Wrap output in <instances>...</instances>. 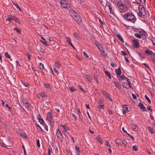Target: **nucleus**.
Returning <instances> with one entry per match:
<instances>
[{
  "label": "nucleus",
  "mask_w": 155,
  "mask_h": 155,
  "mask_svg": "<svg viewBox=\"0 0 155 155\" xmlns=\"http://www.w3.org/2000/svg\"><path fill=\"white\" fill-rule=\"evenodd\" d=\"M124 17L128 21L133 23H134L136 20V18L132 13H127L124 15Z\"/></svg>",
  "instance_id": "obj_1"
},
{
  "label": "nucleus",
  "mask_w": 155,
  "mask_h": 155,
  "mask_svg": "<svg viewBox=\"0 0 155 155\" xmlns=\"http://www.w3.org/2000/svg\"><path fill=\"white\" fill-rule=\"evenodd\" d=\"M61 7L67 9H69L70 8V3L67 0H61L60 2Z\"/></svg>",
  "instance_id": "obj_2"
},
{
  "label": "nucleus",
  "mask_w": 155,
  "mask_h": 155,
  "mask_svg": "<svg viewBox=\"0 0 155 155\" xmlns=\"http://www.w3.org/2000/svg\"><path fill=\"white\" fill-rule=\"evenodd\" d=\"M129 79H127L126 80L127 82V84L126 82H123L122 85L124 87L127 89H128L129 88H131V83L129 82Z\"/></svg>",
  "instance_id": "obj_3"
},
{
  "label": "nucleus",
  "mask_w": 155,
  "mask_h": 155,
  "mask_svg": "<svg viewBox=\"0 0 155 155\" xmlns=\"http://www.w3.org/2000/svg\"><path fill=\"white\" fill-rule=\"evenodd\" d=\"M139 10L141 15L144 16L146 15L145 10L143 6L141 5H139Z\"/></svg>",
  "instance_id": "obj_4"
},
{
  "label": "nucleus",
  "mask_w": 155,
  "mask_h": 155,
  "mask_svg": "<svg viewBox=\"0 0 155 155\" xmlns=\"http://www.w3.org/2000/svg\"><path fill=\"white\" fill-rule=\"evenodd\" d=\"M117 5L118 8L121 10L122 11H125L127 10L126 6L121 3L117 2Z\"/></svg>",
  "instance_id": "obj_5"
},
{
  "label": "nucleus",
  "mask_w": 155,
  "mask_h": 155,
  "mask_svg": "<svg viewBox=\"0 0 155 155\" xmlns=\"http://www.w3.org/2000/svg\"><path fill=\"white\" fill-rule=\"evenodd\" d=\"M56 135L57 137L60 138V140L61 142L63 141V137L59 129H58L56 133Z\"/></svg>",
  "instance_id": "obj_6"
},
{
  "label": "nucleus",
  "mask_w": 155,
  "mask_h": 155,
  "mask_svg": "<svg viewBox=\"0 0 155 155\" xmlns=\"http://www.w3.org/2000/svg\"><path fill=\"white\" fill-rule=\"evenodd\" d=\"M132 41L134 43L133 45L136 48H138L139 44V42L135 39H133Z\"/></svg>",
  "instance_id": "obj_7"
},
{
  "label": "nucleus",
  "mask_w": 155,
  "mask_h": 155,
  "mask_svg": "<svg viewBox=\"0 0 155 155\" xmlns=\"http://www.w3.org/2000/svg\"><path fill=\"white\" fill-rule=\"evenodd\" d=\"M122 106L123 107V113L125 114L126 112L128 111V107L126 105H122Z\"/></svg>",
  "instance_id": "obj_8"
},
{
  "label": "nucleus",
  "mask_w": 155,
  "mask_h": 155,
  "mask_svg": "<svg viewBox=\"0 0 155 155\" xmlns=\"http://www.w3.org/2000/svg\"><path fill=\"white\" fill-rule=\"evenodd\" d=\"M138 106L140 107L142 109L143 111H146L147 110L145 107L143 105V104L141 102L139 103L138 104Z\"/></svg>",
  "instance_id": "obj_9"
},
{
  "label": "nucleus",
  "mask_w": 155,
  "mask_h": 155,
  "mask_svg": "<svg viewBox=\"0 0 155 155\" xmlns=\"http://www.w3.org/2000/svg\"><path fill=\"white\" fill-rule=\"evenodd\" d=\"M76 16H78V17L76 18H74V19L78 23H80L81 21V18L78 14Z\"/></svg>",
  "instance_id": "obj_10"
},
{
  "label": "nucleus",
  "mask_w": 155,
  "mask_h": 155,
  "mask_svg": "<svg viewBox=\"0 0 155 155\" xmlns=\"http://www.w3.org/2000/svg\"><path fill=\"white\" fill-rule=\"evenodd\" d=\"M52 114L51 113L49 112L47 114V119L49 121H51L52 119Z\"/></svg>",
  "instance_id": "obj_11"
},
{
  "label": "nucleus",
  "mask_w": 155,
  "mask_h": 155,
  "mask_svg": "<svg viewBox=\"0 0 155 155\" xmlns=\"http://www.w3.org/2000/svg\"><path fill=\"white\" fill-rule=\"evenodd\" d=\"M69 13L72 17H73V16H75V15H77L78 14L77 13H76L74 10H70L69 11Z\"/></svg>",
  "instance_id": "obj_12"
},
{
  "label": "nucleus",
  "mask_w": 155,
  "mask_h": 155,
  "mask_svg": "<svg viewBox=\"0 0 155 155\" xmlns=\"http://www.w3.org/2000/svg\"><path fill=\"white\" fill-rule=\"evenodd\" d=\"M116 73L117 75V77L119 78V76L121 73V71L120 68L117 69L115 70Z\"/></svg>",
  "instance_id": "obj_13"
},
{
  "label": "nucleus",
  "mask_w": 155,
  "mask_h": 155,
  "mask_svg": "<svg viewBox=\"0 0 155 155\" xmlns=\"http://www.w3.org/2000/svg\"><path fill=\"white\" fill-rule=\"evenodd\" d=\"M146 54H147V55H152V54H154V53L151 50H150L149 49H147L145 51Z\"/></svg>",
  "instance_id": "obj_14"
},
{
  "label": "nucleus",
  "mask_w": 155,
  "mask_h": 155,
  "mask_svg": "<svg viewBox=\"0 0 155 155\" xmlns=\"http://www.w3.org/2000/svg\"><path fill=\"white\" fill-rule=\"evenodd\" d=\"M24 105L28 110H29L31 107V105L28 103H25L24 104Z\"/></svg>",
  "instance_id": "obj_15"
},
{
  "label": "nucleus",
  "mask_w": 155,
  "mask_h": 155,
  "mask_svg": "<svg viewBox=\"0 0 155 155\" xmlns=\"http://www.w3.org/2000/svg\"><path fill=\"white\" fill-rule=\"evenodd\" d=\"M20 134L21 136H23L25 138H27V137L26 136V134L25 132H23L22 131L20 130Z\"/></svg>",
  "instance_id": "obj_16"
},
{
  "label": "nucleus",
  "mask_w": 155,
  "mask_h": 155,
  "mask_svg": "<svg viewBox=\"0 0 155 155\" xmlns=\"http://www.w3.org/2000/svg\"><path fill=\"white\" fill-rule=\"evenodd\" d=\"M84 77L86 78L89 82L91 81L92 80L91 78L89 75L87 74L84 75Z\"/></svg>",
  "instance_id": "obj_17"
},
{
  "label": "nucleus",
  "mask_w": 155,
  "mask_h": 155,
  "mask_svg": "<svg viewBox=\"0 0 155 155\" xmlns=\"http://www.w3.org/2000/svg\"><path fill=\"white\" fill-rule=\"evenodd\" d=\"M132 128L135 131H137L138 130V127L136 125L133 124L132 126Z\"/></svg>",
  "instance_id": "obj_18"
},
{
  "label": "nucleus",
  "mask_w": 155,
  "mask_h": 155,
  "mask_svg": "<svg viewBox=\"0 0 155 155\" xmlns=\"http://www.w3.org/2000/svg\"><path fill=\"white\" fill-rule=\"evenodd\" d=\"M104 72L106 75L109 78H111L110 75V73L109 71H105Z\"/></svg>",
  "instance_id": "obj_19"
},
{
  "label": "nucleus",
  "mask_w": 155,
  "mask_h": 155,
  "mask_svg": "<svg viewBox=\"0 0 155 155\" xmlns=\"http://www.w3.org/2000/svg\"><path fill=\"white\" fill-rule=\"evenodd\" d=\"M115 142L118 145H120L121 144V141L119 139H116L115 140Z\"/></svg>",
  "instance_id": "obj_20"
},
{
  "label": "nucleus",
  "mask_w": 155,
  "mask_h": 155,
  "mask_svg": "<svg viewBox=\"0 0 155 155\" xmlns=\"http://www.w3.org/2000/svg\"><path fill=\"white\" fill-rule=\"evenodd\" d=\"M114 84L115 85L116 87H117V88L120 89V85L119 84V83H118L117 81H114Z\"/></svg>",
  "instance_id": "obj_21"
},
{
  "label": "nucleus",
  "mask_w": 155,
  "mask_h": 155,
  "mask_svg": "<svg viewBox=\"0 0 155 155\" xmlns=\"http://www.w3.org/2000/svg\"><path fill=\"white\" fill-rule=\"evenodd\" d=\"M101 55L104 57H106L107 56V54L105 52V51H101Z\"/></svg>",
  "instance_id": "obj_22"
},
{
  "label": "nucleus",
  "mask_w": 155,
  "mask_h": 155,
  "mask_svg": "<svg viewBox=\"0 0 155 155\" xmlns=\"http://www.w3.org/2000/svg\"><path fill=\"white\" fill-rule=\"evenodd\" d=\"M96 140L98 141L101 143H103V141L101 140V138L99 137V136L97 137H96Z\"/></svg>",
  "instance_id": "obj_23"
},
{
  "label": "nucleus",
  "mask_w": 155,
  "mask_h": 155,
  "mask_svg": "<svg viewBox=\"0 0 155 155\" xmlns=\"http://www.w3.org/2000/svg\"><path fill=\"white\" fill-rule=\"evenodd\" d=\"M148 129L151 133L153 134L154 132L153 129L150 127H148Z\"/></svg>",
  "instance_id": "obj_24"
},
{
  "label": "nucleus",
  "mask_w": 155,
  "mask_h": 155,
  "mask_svg": "<svg viewBox=\"0 0 155 155\" xmlns=\"http://www.w3.org/2000/svg\"><path fill=\"white\" fill-rule=\"evenodd\" d=\"M54 65L55 67L58 68L60 66V64L59 63L57 62L55 63Z\"/></svg>",
  "instance_id": "obj_25"
},
{
  "label": "nucleus",
  "mask_w": 155,
  "mask_h": 155,
  "mask_svg": "<svg viewBox=\"0 0 155 155\" xmlns=\"http://www.w3.org/2000/svg\"><path fill=\"white\" fill-rule=\"evenodd\" d=\"M5 57L8 58H10L11 57L10 55L8 54L7 52H6L5 53Z\"/></svg>",
  "instance_id": "obj_26"
},
{
  "label": "nucleus",
  "mask_w": 155,
  "mask_h": 155,
  "mask_svg": "<svg viewBox=\"0 0 155 155\" xmlns=\"http://www.w3.org/2000/svg\"><path fill=\"white\" fill-rule=\"evenodd\" d=\"M117 36L122 42L124 41L123 38L120 35H117Z\"/></svg>",
  "instance_id": "obj_27"
},
{
  "label": "nucleus",
  "mask_w": 155,
  "mask_h": 155,
  "mask_svg": "<svg viewBox=\"0 0 155 155\" xmlns=\"http://www.w3.org/2000/svg\"><path fill=\"white\" fill-rule=\"evenodd\" d=\"M38 119L40 123L41 124H43L44 123V121L43 119L41 118H38Z\"/></svg>",
  "instance_id": "obj_28"
},
{
  "label": "nucleus",
  "mask_w": 155,
  "mask_h": 155,
  "mask_svg": "<svg viewBox=\"0 0 155 155\" xmlns=\"http://www.w3.org/2000/svg\"><path fill=\"white\" fill-rule=\"evenodd\" d=\"M39 67L40 69L41 70H43L44 69V65L43 64L41 63H40L39 65Z\"/></svg>",
  "instance_id": "obj_29"
},
{
  "label": "nucleus",
  "mask_w": 155,
  "mask_h": 155,
  "mask_svg": "<svg viewBox=\"0 0 155 155\" xmlns=\"http://www.w3.org/2000/svg\"><path fill=\"white\" fill-rule=\"evenodd\" d=\"M12 3L14 5H15V6H16L17 8L19 10L21 11V8L17 4H15L13 2H12Z\"/></svg>",
  "instance_id": "obj_30"
},
{
  "label": "nucleus",
  "mask_w": 155,
  "mask_h": 155,
  "mask_svg": "<svg viewBox=\"0 0 155 155\" xmlns=\"http://www.w3.org/2000/svg\"><path fill=\"white\" fill-rule=\"evenodd\" d=\"M145 99L148 101V102L150 104L151 103L150 100L149 98V97L146 95H145Z\"/></svg>",
  "instance_id": "obj_31"
},
{
  "label": "nucleus",
  "mask_w": 155,
  "mask_h": 155,
  "mask_svg": "<svg viewBox=\"0 0 155 155\" xmlns=\"http://www.w3.org/2000/svg\"><path fill=\"white\" fill-rule=\"evenodd\" d=\"M66 38V42L69 44L71 43V40L68 37Z\"/></svg>",
  "instance_id": "obj_32"
},
{
  "label": "nucleus",
  "mask_w": 155,
  "mask_h": 155,
  "mask_svg": "<svg viewBox=\"0 0 155 155\" xmlns=\"http://www.w3.org/2000/svg\"><path fill=\"white\" fill-rule=\"evenodd\" d=\"M132 148L135 151H137L138 150L137 147L136 145L133 146Z\"/></svg>",
  "instance_id": "obj_33"
},
{
  "label": "nucleus",
  "mask_w": 155,
  "mask_h": 155,
  "mask_svg": "<svg viewBox=\"0 0 155 155\" xmlns=\"http://www.w3.org/2000/svg\"><path fill=\"white\" fill-rule=\"evenodd\" d=\"M134 35L135 37L137 38H141L140 35L138 34H134Z\"/></svg>",
  "instance_id": "obj_34"
},
{
  "label": "nucleus",
  "mask_w": 155,
  "mask_h": 155,
  "mask_svg": "<svg viewBox=\"0 0 155 155\" xmlns=\"http://www.w3.org/2000/svg\"><path fill=\"white\" fill-rule=\"evenodd\" d=\"M140 33L141 35H145L146 34L145 31L143 30H141V31H140Z\"/></svg>",
  "instance_id": "obj_35"
},
{
  "label": "nucleus",
  "mask_w": 155,
  "mask_h": 155,
  "mask_svg": "<svg viewBox=\"0 0 155 155\" xmlns=\"http://www.w3.org/2000/svg\"><path fill=\"white\" fill-rule=\"evenodd\" d=\"M41 41L43 43V45H45L47 46V44L46 41L45 40V41Z\"/></svg>",
  "instance_id": "obj_36"
},
{
  "label": "nucleus",
  "mask_w": 155,
  "mask_h": 155,
  "mask_svg": "<svg viewBox=\"0 0 155 155\" xmlns=\"http://www.w3.org/2000/svg\"><path fill=\"white\" fill-rule=\"evenodd\" d=\"M72 119L74 120H76L77 119V117L76 116L73 114H72Z\"/></svg>",
  "instance_id": "obj_37"
},
{
  "label": "nucleus",
  "mask_w": 155,
  "mask_h": 155,
  "mask_svg": "<svg viewBox=\"0 0 155 155\" xmlns=\"http://www.w3.org/2000/svg\"><path fill=\"white\" fill-rule=\"evenodd\" d=\"M98 107L99 109H104V105H100L98 106Z\"/></svg>",
  "instance_id": "obj_38"
},
{
  "label": "nucleus",
  "mask_w": 155,
  "mask_h": 155,
  "mask_svg": "<svg viewBox=\"0 0 155 155\" xmlns=\"http://www.w3.org/2000/svg\"><path fill=\"white\" fill-rule=\"evenodd\" d=\"M39 95L42 97H46V96L42 93H39Z\"/></svg>",
  "instance_id": "obj_39"
},
{
  "label": "nucleus",
  "mask_w": 155,
  "mask_h": 155,
  "mask_svg": "<svg viewBox=\"0 0 155 155\" xmlns=\"http://www.w3.org/2000/svg\"><path fill=\"white\" fill-rule=\"evenodd\" d=\"M68 88L71 92H74L75 91V89L71 87H68Z\"/></svg>",
  "instance_id": "obj_40"
},
{
  "label": "nucleus",
  "mask_w": 155,
  "mask_h": 155,
  "mask_svg": "<svg viewBox=\"0 0 155 155\" xmlns=\"http://www.w3.org/2000/svg\"><path fill=\"white\" fill-rule=\"evenodd\" d=\"M26 55L27 56L28 59L30 60L31 59V57L29 55V53L28 52H27L26 53Z\"/></svg>",
  "instance_id": "obj_41"
},
{
  "label": "nucleus",
  "mask_w": 155,
  "mask_h": 155,
  "mask_svg": "<svg viewBox=\"0 0 155 155\" xmlns=\"http://www.w3.org/2000/svg\"><path fill=\"white\" fill-rule=\"evenodd\" d=\"M74 37L76 38H78L79 37V36L76 33H74Z\"/></svg>",
  "instance_id": "obj_42"
},
{
  "label": "nucleus",
  "mask_w": 155,
  "mask_h": 155,
  "mask_svg": "<svg viewBox=\"0 0 155 155\" xmlns=\"http://www.w3.org/2000/svg\"><path fill=\"white\" fill-rule=\"evenodd\" d=\"M78 86L79 87V89L81 90V91H83L84 92H85V91H84V90L83 89V87L80 85H78Z\"/></svg>",
  "instance_id": "obj_43"
},
{
  "label": "nucleus",
  "mask_w": 155,
  "mask_h": 155,
  "mask_svg": "<svg viewBox=\"0 0 155 155\" xmlns=\"http://www.w3.org/2000/svg\"><path fill=\"white\" fill-rule=\"evenodd\" d=\"M37 144L38 147H40V143H39V140L38 139L37 140Z\"/></svg>",
  "instance_id": "obj_44"
},
{
  "label": "nucleus",
  "mask_w": 155,
  "mask_h": 155,
  "mask_svg": "<svg viewBox=\"0 0 155 155\" xmlns=\"http://www.w3.org/2000/svg\"><path fill=\"white\" fill-rule=\"evenodd\" d=\"M14 20H15L16 22H18V23H20L19 20L18 18H15V19H14Z\"/></svg>",
  "instance_id": "obj_45"
},
{
  "label": "nucleus",
  "mask_w": 155,
  "mask_h": 155,
  "mask_svg": "<svg viewBox=\"0 0 155 155\" xmlns=\"http://www.w3.org/2000/svg\"><path fill=\"white\" fill-rule=\"evenodd\" d=\"M75 149L77 152H78L80 151L79 148L77 146L75 147Z\"/></svg>",
  "instance_id": "obj_46"
},
{
  "label": "nucleus",
  "mask_w": 155,
  "mask_h": 155,
  "mask_svg": "<svg viewBox=\"0 0 155 155\" xmlns=\"http://www.w3.org/2000/svg\"><path fill=\"white\" fill-rule=\"evenodd\" d=\"M122 143L124 144V145H126L127 143L125 140H123L122 141Z\"/></svg>",
  "instance_id": "obj_47"
},
{
  "label": "nucleus",
  "mask_w": 155,
  "mask_h": 155,
  "mask_svg": "<svg viewBox=\"0 0 155 155\" xmlns=\"http://www.w3.org/2000/svg\"><path fill=\"white\" fill-rule=\"evenodd\" d=\"M105 144L107 145V146L109 147H111L110 145L109 144V142L107 141L106 142Z\"/></svg>",
  "instance_id": "obj_48"
},
{
  "label": "nucleus",
  "mask_w": 155,
  "mask_h": 155,
  "mask_svg": "<svg viewBox=\"0 0 155 155\" xmlns=\"http://www.w3.org/2000/svg\"><path fill=\"white\" fill-rule=\"evenodd\" d=\"M83 54H84V55L85 57H86L87 58H89V56L87 55V54H86V53L84 51V52H83Z\"/></svg>",
  "instance_id": "obj_49"
},
{
  "label": "nucleus",
  "mask_w": 155,
  "mask_h": 155,
  "mask_svg": "<svg viewBox=\"0 0 155 155\" xmlns=\"http://www.w3.org/2000/svg\"><path fill=\"white\" fill-rule=\"evenodd\" d=\"M44 87H46V88H50L48 84H44Z\"/></svg>",
  "instance_id": "obj_50"
},
{
  "label": "nucleus",
  "mask_w": 155,
  "mask_h": 155,
  "mask_svg": "<svg viewBox=\"0 0 155 155\" xmlns=\"http://www.w3.org/2000/svg\"><path fill=\"white\" fill-rule=\"evenodd\" d=\"M120 78H121L122 79L124 80V79H127V78L124 75H121L120 76Z\"/></svg>",
  "instance_id": "obj_51"
},
{
  "label": "nucleus",
  "mask_w": 155,
  "mask_h": 155,
  "mask_svg": "<svg viewBox=\"0 0 155 155\" xmlns=\"http://www.w3.org/2000/svg\"><path fill=\"white\" fill-rule=\"evenodd\" d=\"M50 121L51 122L50 123V125L51 126V127H52L54 126V122H51V121Z\"/></svg>",
  "instance_id": "obj_52"
},
{
  "label": "nucleus",
  "mask_w": 155,
  "mask_h": 155,
  "mask_svg": "<svg viewBox=\"0 0 155 155\" xmlns=\"http://www.w3.org/2000/svg\"><path fill=\"white\" fill-rule=\"evenodd\" d=\"M22 148H23V151H24V154H25V155L26 151H25V148L24 146L23 145H22Z\"/></svg>",
  "instance_id": "obj_53"
},
{
  "label": "nucleus",
  "mask_w": 155,
  "mask_h": 155,
  "mask_svg": "<svg viewBox=\"0 0 155 155\" xmlns=\"http://www.w3.org/2000/svg\"><path fill=\"white\" fill-rule=\"evenodd\" d=\"M14 30H16L18 32H19L20 34H21V32L19 29H18V28H15L14 29Z\"/></svg>",
  "instance_id": "obj_54"
},
{
  "label": "nucleus",
  "mask_w": 155,
  "mask_h": 155,
  "mask_svg": "<svg viewBox=\"0 0 155 155\" xmlns=\"http://www.w3.org/2000/svg\"><path fill=\"white\" fill-rule=\"evenodd\" d=\"M137 3L138 4H140L141 2V0H135Z\"/></svg>",
  "instance_id": "obj_55"
},
{
  "label": "nucleus",
  "mask_w": 155,
  "mask_h": 155,
  "mask_svg": "<svg viewBox=\"0 0 155 155\" xmlns=\"http://www.w3.org/2000/svg\"><path fill=\"white\" fill-rule=\"evenodd\" d=\"M54 72L56 73L57 74H58V71L55 69V68H54Z\"/></svg>",
  "instance_id": "obj_56"
},
{
  "label": "nucleus",
  "mask_w": 155,
  "mask_h": 155,
  "mask_svg": "<svg viewBox=\"0 0 155 155\" xmlns=\"http://www.w3.org/2000/svg\"><path fill=\"white\" fill-rule=\"evenodd\" d=\"M23 84L25 87H28V83H25V82H24Z\"/></svg>",
  "instance_id": "obj_57"
},
{
  "label": "nucleus",
  "mask_w": 155,
  "mask_h": 155,
  "mask_svg": "<svg viewBox=\"0 0 155 155\" xmlns=\"http://www.w3.org/2000/svg\"><path fill=\"white\" fill-rule=\"evenodd\" d=\"M124 59L125 61L127 63H129V61L128 59L126 57H124Z\"/></svg>",
  "instance_id": "obj_58"
},
{
  "label": "nucleus",
  "mask_w": 155,
  "mask_h": 155,
  "mask_svg": "<svg viewBox=\"0 0 155 155\" xmlns=\"http://www.w3.org/2000/svg\"><path fill=\"white\" fill-rule=\"evenodd\" d=\"M78 115L80 116V114H81V112L79 109H78Z\"/></svg>",
  "instance_id": "obj_59"
},
{
  "label": "nucleus",
  "mask_w": 155,
  "mask_h": 155,
  "mask_svg": "<svg viewBox=\"0 0 155 155\" xmlns=\"http://www.w3.org/2000/svg\"><path fill=\"white\" fill-rule=\"evenodd\" d=\"M132 96L134 99H136L137 98L136 96L134 94H132Z\"/></svg>",
  "instance_id": "obj_60"
},
{
  "label": "nucleus",
  "mask_w": 155,
  "mask_h": 155,
  "mask_svg": "<svg viewBox=\"0 0 155 155\" xmlns=\"http://www.w3.org/2000/svg\"><path fill=\"white\" fill-rule=\"evenodd\" d=\"M121 54L122 55H127V54L124 51H121Z\"/></svg>",
  "instance_id": "obj_61"
},
{
  "label": "nucleus",
  "mask_w": 155,
  "mask_h": 155,
  "mask_svg": "<svg viewBox=\"0 0 155 155\" xmlns=\"http://www.w3.org/2000/svg\"><path fill=\"white\" fill-rule=\"evenodd\" d=\"M36 126L37 127H38V128L39 129H40V130H41V131H42V129H41V127L39 126V125L38 124H36Z\"/></svg>",
  "instance_id": "obj_62"
},
{
  "label": "nucleus",
  "mask_w": 155,
  "mask_h": 155,
  "mask_svg": "<svg viewBox=\"0 0 155 155\" xmlns=\"http://www.w3.org/2000/svg\"><path fill=\"white\" fill-rule=\"evenodd\" d=\"M122 130L125 133H127V131L125 130L124 127H123L122 128Z\"/></svg>",
  "instance_id": "obj_63"
},
{
  "label": "nucleus",
  "mask_w": 155,
  "mask_h": 155,
  "mask_svg": "<svg viewBox=\"0 0 155 155\" xmlns=\"http://www.w3.org/2000/svg\"><path fill=\"white\" fill-rule=\"evenodd\" d=\"M48 155H50L51 150L49 148H48Z\"/></svg>",
  "instance_id": "obj_64"
}]
</instances>
